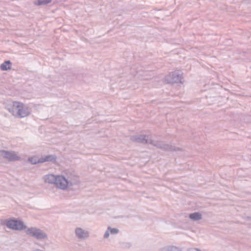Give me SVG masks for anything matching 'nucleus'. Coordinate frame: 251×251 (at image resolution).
I'll return each mask as SVG.
<instances>
[{
  "instance_id": "15",
  "label": "nucleus",
  "mask_w": 251,
  "mask_h": 251,
  "mask_svg": "<svg viewBox=\"0 0 251 251\" xmlns=\"http://www.w3.org/2000/svg\"><path fill=\"white\" fill-rule=\"evenodd\" d=\"M108 236V233H105V237H107Z\"/></svg>"
},
{
  "instance_id": "9",
  "label": "nucleus",
  "mask_w": 251,
  "mask_h": 251,
  "mask_svg": "<svg viewBox=\"0 0 251 251\" xmlns=\"http://www.w3.org/2000/svg\"><path fill=\"white\" fill-rule=\"evenodd\" d=\"M76 234L78 237L80 238H84L87 236V233L85 232L81 228H77L75 231Z\"/></svg>"
},
{
  "instance_id": "2",
  "label": "nucleus",
  "mask_w": 251,
  "mask_h": 251,
  "mask_svg": "<svg viewBox=\"0 0 251 251\" xmlns=\"http://www.w3.org/2000/svg\"><path fill=\"white\" fill-rule=\"evenodd\" d=\"M5 224L8 227L13 229L22 230L25 228V226L21 221L10 220L5 221Z\"/></svg>"
},
{
  "instance_id": "4",
  "label": "nucleus",
  "mask_w": 251,
  "mask_h": 251,
  "mask_svg": "<svg viewBox=\"0 0 251 251\" xmlns=\"http://www.w3.org/2000/svg\"><path fill=\"white\" fill-rule=\"evenodd\" d=\"M26 233L27 234L34 236L38 239L44 238L46 237V235L41 230L34 228H31L28 229Z\"/></svg>"
},
{
  "instance_id": "8",
  "label": "nucleus",
  "mask_w": 251,
  "mask_h": 251,
  "mask_svg": "<svg viewBox=\"0 0 251 251\" xmlns=\"http://www.w3.org/2000/svg\"><path fill=\"white\" fill-rule=\"evenodd\" d=\"M11 63L10 61H6L0 65V69L2 71H7L11 69Z\"/></svg>"
},
{
  "instance_id": "5",
  "label": "nucleus",
  "mask_w": 251,
  "mask_h": 251,
  "mask_svg": "<svg viewBox=\"0 0 251 251\" xmlns=\"http://www.w3.org/2000/svg\"><path fill=\"white\" fill-rule=\"evenodd\" d=\"M54 157L51 155L47 156L45 158L37 159L36 157H33L29 158L28 160L32 164H37L38 163H43L46 161H51L53 159Z\"/></svg>"
},
{
  "instance_id": "1",
  "label": "nucleus",
  "mask_w": 251,
  "mask_h": 251,
  "mask_svg": "<svg viewBox=\"0 0 251 251\" xmlns=\"http://www.w3.org/2000/svg\"><path fill=\"white\" fill-rule=\"evenodd\" d=\"M13 115L19 117H25L29 114L27 107L21 102L15 101L13 103L12 107L9 110Z\"/></svg>"
},
{
  "instance_id": "6",
  "label": "nucleus",
  "mask_w": 251,
  "mask_h": 251,
  "mask_svg": "<svg viewBox=\"0 0 251 251\" xmlns=\"http://www.w3.org/2000/svg\"><path fill=\"white\" fill-rule=\"evenodd\" d=\"M3 156L9 161H16L20 159V157L14 152L2 151Z\"/></svg>"
},
{
  "instance_id": "7",
  "label": "nucleus",
  "mask_w": 251,
  "mask_h": 251,
  "mask_svg": "<svg viewBox=\"0 0 251 251\" xmlns=\"http://www.w3.org/2000/svg\"><path fill=\"white\" fill-rule=\"evenodd\" d=\"M56 179L57 176H55L52 175H50L46 176L45 178V181L49 183H54L55 184Z\"/></svg>"
},
{
  "instance_id": "3",
  "label": "nucleus",
  "mask_w": 251,
  "mask_h": 251,
  "mask_svg": "<svg viewBox=\"0 0 251 251\" xmlns=\"http://www.w3.org/2000/svg\"><path fill=\"white\" fill-rule=\"evenodd\" d=\"M68 180L64 177L57 176L55 185L57 187L61 189H65L68 187Z\"/></svg>"
},
{
  "instance_id": "10",
  "label": "nucleus",
  "mask_w": 251,
  "mask_h": 251,
  "mask_svg": "<svg viewBox=\"0 0 251 251\" xmlns=\"http://www.w3.org/2000/svg\"><path fill=\"white\" fill-rule=\"evenodd\" d=\"M190 218L194 220H198L201 219V214L199 213H194L189 215Z\"/></svg>"
},
{
  "instance_id": "13",
  "label": "nucleus",
  "mask_w": 251,
  "mask_h": 251,
  "mask_svg": "<svg viewBox=\"0 0 251 251\" xmlns=\"http://www.w3.org/2000/svg\"><path fill=\"white\" fill-rule=\"evenodd\" d=\"M110 232H111V233H116L118 232V230L116 229H115V228L111 229L110 230Z\"/></svg>"
},
{
  "instance_id": "11",
  "label": "nucleus",
  "mask_w": 251,
  "mask_h": 251,
  "mask_svg": "<svg viewBox=\"0 0 251 251\" xmlns=\"http://www.w3.org/2000/svg\"><path fill=\"white\" fill-rule=\"evenodd\" d=\"M51 1V0H45L43 1L39 0L38 1V5L45 4H47Z\"/></svg>"
},
{
  "instance_id": "12",
  "label": "nucleus",
  "mask_w": 251,
  "mask_h": 251,
  "mask_svg": "<svg viewBox=\"0 0 251 251\" xmlns=\"http://www.w3.org/2000/svg\"><path fill=\"white\" fill-rule=\"evenodd\" d=\"M169 251H179V249L175 247H171L170 248Z\"/></svg>"
},
{
  "instance_id": "14",
  "label": "nucleus",
  "mask_w": 251,
  "mask_h": 251,
  "mask_svg": "<svg viewBox=\"0 0 251 251\" xmlns=\"http://www.w3.org/2000/svg\"><path fill=\"white\" fill-rule=\"evenodd\" d=\"M189 251H200L199 250L197 249H193L190 250Z\"/></svg>"
}]
</instances>
